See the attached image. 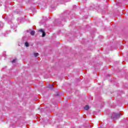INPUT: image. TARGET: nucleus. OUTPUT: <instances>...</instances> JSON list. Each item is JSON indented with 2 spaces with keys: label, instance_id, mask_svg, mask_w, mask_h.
<instances>
[{
  "label": "nucleus",
  "instance_id": "obj_1",
  "mask_svg": "<svg viewBox=\"0 0 128 128\" xmlns=\"http://www.w3.org/2000/svg\"><path fill=\"white\" fill-rule=\"evenodd\" d=\"M39 32H41L42 33V37L44 38V36H46V32H44V30L41 29L39 30Z\"/></svg>",
  "mask_w": 128,
  "mask_h": 128
},
{
  "label": "nucleus",
  "instance_id": "obj_2",
  "mask_svg": "<svg viewBox=\"0 0 128 128\" xmlns=\"http://www.w3.org/2000/svg\"><path fill=\"white\" fill-rule=\"evenodd\" d=\"M84 109L86 110H90V106H88V105H86V106H84Z\"/></svg>",
  "mask_w": 128,
  "mask_h": 128
},
{
  "label": "nucleus",
  "instance_id": "obj_3",
  "mask_svg": "<svg viewBox=\"0 0 128 128\" xmlns=\"http://www.w3.org/2000/svg\"><path fill=\"white\" fill-rule=\"evenodd\" d=\"M34 55L35 56V58H36V56H38V53L34 52Z\"/></svg>",
  "mask_w": 128,
  "mask_h": 128
},
{
  "label": "nucleus",
  "instance_id": "obj_4",
  "mask_svg": "<svg viewBox=\"0 0 128 128\" xmlns=\"http://www.w3.org/2000/svg\"><path fill=\"white\" fill-rule=\"evenodd\" d=\"M34 34H35L34 31V30L31 31V32H30V34H31L32 36H34Z\"/></svg>",
  "mask_w": 128,
  "mask_h": 128
},
{
  "label": "nucleus",
  "instance_id": "obj_5",
  "mask_svg": "<svg viewBox=\"0 0 128 128\" xmlns=\"http://www.w3.org/2000/svg\"><path fill=\"white\" fill-rule=\"evenodd\" d=\"M25 46H26V48L28 47V46H29L28 43L26 42L25 43Z\"/></svg>",
  "mask_w": 128,
  "mask_h": 128
},
{
  "label": "nucleus",
  "instance_id": "obj_6",
  "mask_svg": "<svg viewBox=\"0 0 128 128\" xmlns=\"http://www.w3.org/2000/svg\"><path fill=\"white\" fill-rule=\"evenodd\" d=\"M16 62V59H14V60L12 61V64H14V62Z\"/></svg>",
  "mask_w": 128,
  "mask_h": 128
},
{
  "label": "nucleus",
  "instance_id": "obj_7",
  "mask_svg": "<svg viewBox=\"0 0 128 128\" xmlns=\"http://www.w3.org/2000/svg\"><path fill=\"white\" fill-rule=\"evenodd\" d=\"M50 86H52V85H51Z\"/></svg>",
  "mask_w": 128,
  "mask_h": 128
}]
</instances>
